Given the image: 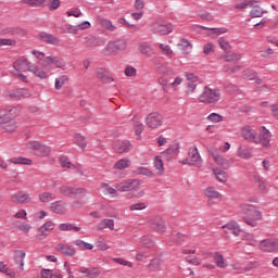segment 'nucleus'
I'll list each match as a JSON object with an SVG mask.
<instances>
[{
	"label": "nucleus",
	"instance_id": "obj_63",
	"mask_svg": "<svg viewBox=\"0 0 278 278\" xmlns=\"http://www.w3.org/2000/svg\"><path fill=\"white\" fill-rule=\"evenodd\" d=\"M245 242L248 247H257L260 245V242L257 241V238L253 235L245 236Z\"/></svg>",
	"mask_w": 278,
	"mask_h": 278
},
{
	"label": "nucleus",
	"instance_id": "obj_3",
	"mask_svg": "<svg viewBox=\"0 0 278 278\" xmlns=\"http://www.w3.org/2000/svg\"><path fill=\"white\" fill-rule=\"evenodd\" d=\"M240 213L242 214V220L249 227H257L260 222L264 219V214L257 205L243 203L240 205Z\"/></svg>",
	"mask_w": 278,
	"mask_h": 278
},
{
	"label": "nucleus",
	"instance_id": "obj_41",
	"mask_svg": "<svg viewBox=\"0 0 278 278\" xmlns=\"http://www.w3.org/2000/svg\"><path fill=\"white\" fill-rule=\"evenodd\" d=\"M202 29H207L206 36H210V38H218V36L223 34H227V28H207L204 26H200Z\"/></svg>",
	"mask_w": 278,
	"mask_h": 278
},
{
	"label": "nucleus",
	"instance_id": "obj_64",
	"mask_svg": "<svg viewBox=\"0 0 278 278\" xmlns=\"http://www.w3.org/2000/svg\"><path fill=\"white\" fill-rule=\"evenodd\" d=\"M96 247L99 251H110V245L101 238L96 241Z\"/></svg>",
	"mask_w": 278,
	"mask_h": 278
},
{
	"label": "nucleus",
	"instance_id": "obj_38",
	"mask_svg": "<svg viewBox=\"0 0 278 278\" xmlns=\"http://www.w3.org/2000/svg\"><path fill=\"white\" fill-rule=\"evenodd\" d=\"M213 174L215 175V179H217V181L220 184H227V180L229 179V174H227V172L215 167L213 168Z\"/></svg>",
	"mask_w": 278,
	"mask_h": 278
},
{
	"label": "nucleus",
	"instance_id": "obj_44",
	"mask_svg": "<svg viewBox=\"0 0 278 278\" xmlns=\"http://www.w3.org/2000/svg\"><path fill=\"white\" fill-rule=\"evenodd\" d=\"M0 273L9 278H16V271L10 268L5 262L0 261Z\"/></svg>",
	"mask_w": 278,
	"mask_h": 278
},
{
	"label": "nucleus",
	"instance_id": "obj_13",
	"mask_svg": "<svg viewBox=\"0 0 278 278\" xmlns=\"http://www.w3.org/2000/svg\"><path fill=\"white\" fill-rule=\"evenodd\" d=\"M55 66V68H60L61 71H66L67 65L64 58L60 55H49L45 58V66Z\"/></svg>",
	"mask_w": 278,
	"mask_h": 278
},
{
	"label": "nucleus",
	"instance_id": "obj_24",
	"mask_svg": "<svg viewBox=\"0 0 278 278\" xmlns=\"http://www.w3.org/2000/svg\"><path fill=\"white\" fill-rule=\"evenodd\" d=\"M167 162L179 155V143H172L166 150L161 152Z\"/></svg>",
	"mask_w": 278,
	"mask_h": 278
},
{
	"label": "nucleus",
	"instance_id": "obj_35",
	"mask_svg": "<svg viewBox=\"0 0 278 278\" xmlns=\"http://www.w3.org/2000/svg\"><path fill=\"white\" fill-rule=\"evenodd\" d=\"M2 129L8 134H14L18 129V124L14 121V117H9V121L2 124Z\"/></svg>",
	"mask_w": 278,
	"mask_h": 278
},
{
	"label": "nucleus",
	"instance_id": "obj_45",
	"mask_svg": "<svg viewBox=\"0 0 278 278\" xmlns=\"http://www.w3.org/2000/svg\"><path fill=\"white\" fill-rule=\"evenodd\" d=\"M247 8H257V1L244 0L235 4V10H247Z\"/></svg>",
	"mask_w": 278,
	"mask_h": 278
},
{
	"label": "nucleus",
	"instance_id": "obj_46",
	"mask_svg": "<svg viewBox=\"0 0 278 278\" xmlns=\"http://www.w3.org/2000/svg\"><path fill=\"white\" fill-rule=\"evenodd\" d=\"M98 23L103 27V29H108V31H116V26L112 24V21L103 17H98Z\"/></svg>",
	"mask_w": 278,
	"mask_h": 278
},
{
	"label": "nucleus",
	"instance_id": "obj_28",
	"mask_svg": "<svg viewBox=\"0 0 278 278\" xmlns=\"http://www.w3.org/2000/svg\"><path fill=\"white\" fill-rule=\"evenodd\" d=\"M164 160H166V157L164 155H162V153H160L159 155L154 156L153 160V166L156 170V174L161 177V175H164Z\"/></svg>",
	"mask_w": 278,
	"mask_h": 278
},
{
	"label": "nucleus",
	"instance_id": "obj_59",
	"mask_svg": "<svg viewBox=\"0 0 278 278\" xmlns=\"http://www.w3.org/2000/svg\"><path fill=\"white\" fill-rule=\"evenodd\" d=\"M16 45H18L16 39L0 38V47H16Z\"/></svg>",
	"mask_w": 278,
	"mask_h": 278
},
{
	"label": "nucleus",
	"instance_id": "obj_7",
	"mask_svg": "<svg viewBox=\"0 0 278 278\" xmlns=\"http://www.w3.org/2000/svg\"><path fill=\"white\" fill-rule=\"evenodd\" d=\"M26 149L28 151H34L35 155L38 157H49V155H51V148L42 141H28L26 143Z\"/></svg>",
	"mask_w": 278,
	"mask_h": 278
},
{
	"label": "nucleus",
	"instance_id": "obj_57",
	"mask_svg": "<svg viewBox=\"0 0 278 278\" xmlns=\"http://www.w3.org/2000/svg\"><path fill=\"white\" fill-rule=\"evenodd\" d=\"M142 210H147V203L137 202L129 205L130 212H142Z\"/></svg>",
	"mask_w": 278,
	"mask_h": 278
},
{
	"label": "nucleus",
	"instance_id": "obj_2",
	"mask_svg": "<svg viewBox=\"0 0 278 278\" xmlns=\"http://www.w3.org/2000/svg\"><path fill=\"white\" fill-rule=\"evenodd\" d=\"M241 137L247 142H252L253 144H261L265 149L270 147V138L273 135L270 130L266 129V127L262 126L261 128L255 129V127L251 125H245L240 129Z\"/></svg>",
	"mask_w": 278,
	"mask_h": 278
},
{
	"label": "nucleus",
	"instance_id": "obj_16",
	"mask_svg": "<svg viewBox=\"0 0 278 278\" xmlns=\"http://www.w3.org/2000/svg\"><path fill=\"white\" fill-rule=\"evenodd\" d=\"M164 123V117L160 113H150L146 117V125L150 127V129H157V127H162Z\"/></svg>",
	"mask_w": 278,
	"mask_h": 278
},
{
	"label": "nucleus",
	"instance_id": "obj_11",
	"mask_svg": "<svg viewBox=\"0 0 278 278\" xmlns=\"http://www.w3.org/2000/svg\"><path fill=\"white\" fill-rule=\"evenodd\" d=\"M8 164H21L22 166H31V164H34V161L31 159L23 156L12 157L9 161L0 157V168H2V170H8Z\"/></svg>",
	"mask_w": 278,
	"mask_h": 278
},
{
	"label": "nucleus",
	"instance_id": "obj_29",
	"mask_svg": "<svg viewBox=\"0 0 278 278\" xmlns=\"http://www.w3.org/2000/svg\"><path fill=\"white\" fill-rule=\"evenodd\" d=\"M59 161L62 168H70V170H79V168H81V165L71 163V159H68L66 155H61Z\"/></svg>",
	"mask_w": 278,
	"mask_h": 278
},
{
	"label": "nucleus",
	"instance_id": "obj_21",
	"mask_svg": "<svg viewBox=\"0 0 278 278\" xmlns=\"http://www.w3.org/2000/svg\"><path fill=\"white\" fill-rule=\"evenodd\" d=\"M55 251L61 253V255H65V257H75V255H77V249L66 243H58L55 245Z\"/></svg>",
	"mask_w": 278,
	"mask_h": 278
},
{
	"label": "nucleus",
	"instance_id": "obj_19",
	"mask_svg": "<svg viewBox=\"0 0 278 278\" xmlns=\"http://www.w3.org/2000/svg\"><path fill=\"white\" fill-rule=\"evenodd\" d=\"M49 207L50 212H53V214H58L59 216L68 214V205L62 200L52 202Z\"/></svg>",
	"mask_w": 278,
	"mask_h": 278
},
{
	"label": "nucleus",
	"instance_id": "obj_32",
	"mask_svg": "<svg viewBox=\"0 0 278 278\" xmlns=\"http://www.w3.org/2000/svg\"><path fill=\"white\" fill-rule=\"evenodd\" d=\"M204 195L208 201H212L214 199L220 200L223 199V194L216 190L215 187H207L204 189Z\"/></svg>",
	"mask_w": 278,
	"mask_h": 278
},
{
	"label": "nucleus",
	"instance_id": "obj_36",
	"mask_svg": "<svg viewBox=\"0 0 278 278\" xmlns=\"http://www.w3.org/2000/svg\"><path fill=\"white\" fill-rule=\"evenodd\" d=\"M25 251L23 250H16L14 252V261L15 264H20V270H25Z\"/></svg>",
	"mask_w": 278,
	"mask_h": 278
},
{
	"label": "nucleus",
	"instance_id": "obj_42",
	"mask_svg": "<svg viewBox=\"0 0 278 278\" xmlns=\"http://www.w3.org/2000/svg\"><path fill=\"white\" fill-rule=\"evenodd\" d=\"M21 4L28 8H45L47 0H21Z\"/></svg>",
	"mask_w": 278,
	"mask_h": 278
},
{
	"label": "nucleus",
	"instance_id": "obj_61",
	"mask_svg": "<svg viewBox=\"0 0 278 278\" xmlns=\"http://www.w3.org/2000/svg\"><path fill=\"white\" fill-rule=\"evenodd\" d=\"M206 118L211 123H223L225 121V117L218 113H211Z\"/></svg>",
	"mask_w": 278,
	"mask_h": 278
},
{
	"label": "nucleus",
	"instance_id": "obj_55",
	"mask_svg": "<svg viewBox=\"0 0 278 278\" xmlns=\"http://www.w3.org/2000/svg\"><path fill=\"white\" fill-rule=\"evenodd\" d=\"M159 49L162 51L163 55H166L167 58H173V55H175V52L173 51L170 46L166 43H161L159 46Z\"/></svg>",
	"mask_w": 278,
	"mask_h": 278
},
{
	"label": "nucleus",
	"instance_id": "obj_62",
	"mask_svg": "<svg viewBox=\"0 0 278 278\" xmlns=\"http://www.w3.org/2000/svg\"><path fill=\"white\" fill-rule=\"evenodd\" d=\"M62 5V1L60 0H48L47 7L50 12H55Z\"/></svg>",
	"mask_w": 278,
	"mask_h": 278
},
{
	"label": "nucleus",
	"instance_id": "obj_50",
	"mask_svg": "<svg viewBox=\"0 0 278 278\" xmlns=\"http://www.w3.org/2000/svg\"><path fill=\"white\" fill-rule=\"evenodd\" d=\"M38 200L40 203H51V201H55V194L46 191L38 195Z\"/></svg>",
	"mask_w": 278,
	"mask_h": 278
},
{
	"label": "nucleus",
	"instance_id": "obj_14",
	"mask_svg": "<svg viewBox=\"0 0 278 278\" xmlns=\"http://www.w3.org/2000/svg\"><path fill=\"white\" fill-rule=\"evenodd\" d=\"M258 251H262L263 253H277L278 241L275 239H264L258 242Z\"/></svg>",
	"mask_w": 278,
	"mask_h": 278
},
{
	"label": "nucleus",
	"instance_id": "obj_48",
	"mask_svg": "<svg viewBox=\"0 0 278 278\" xmlns=\"http://www.w3.org/2000/svg\"><path fill=\"white\" fill-rule=\"evenodd\" d=\"M68 79V75L66 74L56 77L54 80L55 90H62V87H64L67 84Z\"/></svg>",
	"mask_w": 278,
	"mask_h": 278
},
{
	"label": "nucleus",
	"instance_id": "obj_47",
	"mask_svg": "<svg viewBox=\"0 0 278 278\" xmlns=\"http://www.w3.org/2000/svg\"><path fill=\"white\" fill-rule=\"evenodd\" d=\"M178 47L185 55H188L192 52V43L188 41V39H181L178 43Z\"/></svg>",
	"mask_w": 278,
	"mask_h": 278
},
{
	"label": "nucleus",
	"instance_id": "obj_4",
	"mask_svg": "<svg viewBox=\"0 0 278 278\" xmlns=\"http://www.w3.org/2000/svg\"><path fill=\"white\" fill-rule=\"evenodd\" d=\"M220 90L206 87L204 91L199 96L200 103H206L207 105H216L220 101Z\"/></svg>",
	"mask_w": 278,
	"mask_h": 278
},
{
	"label": "nucleus",
	"instance_id": "obj_51",
	"mask_svg": "<svg viewBox=\"0 0 278 278\" xmlns=\"http://www.w3.org/2000/svg\"><path fill=\"white\" fill-rule=\"evenodd\" d=\"M58 229L59 231H81V227L68 223L59 224Z\"/></svg>",
	"mask_w": 278,
	"mask_h": 278
},
{
	"label": "nucleus",
	"instance_id": "obj_18",
	"mask_svg": "<svg viewBox=\"0 0 278 278\" xmlns=\"http://www.w3.org/2000/svg\"><path fill=\"white\" fill-rule=\"evenodd\" d=\"M185 77L187 78V90H186V94L188 97L194 94V92H197V84L199 81V77L195 76L192 73H186Z\"/></svg>",
	"mask_w": 278,
	"mask_h": 278
},
{
	"label": "nucleus",
	"instance_id": "obj_53",
	"mask_svg": "<svg viewBox=\"0 0 278 278\" xmlns=\"http://www.w3.org/2000/svg\"><path fill=\"white\" fill-rule=\"evenodd\" d=\"M224 60L226 62H239V60H242V54L237 53V52H226L224 55Z\"/></svg>",
	"mask_w": 278,
	"mask_h": 278
},
{
	"label": "nucleus",
	"instance_id": "obj_49",
	"mask_svg": "<svg viewBox=\"0 0 278 278\" xmlns=\"http://www.w3.org/2000/svg\"><path fill=\"white\" fill-rule=\"evenodd\" d=\"M250 15L252 18H262L264 16V10L260 7V2L256 1V7H250Z\"/></svg>",
	"mask_w": 278,
	"mask_h": 278
},
{
	"label": "nucleus",
	"instance_id": "obj_6",
	"mask_svg": "<svg viewBox=\"0 0 278 278\" xmlns=\"http://www.w3.org/2000/svg\"><path fill=\"white\" fill-rule=\"evenodd\" d=\"M180 164H189V166L201 168V166H203V159L199 153V148H197V146H191L188 150L187 159L180 161Z\"/></svg>",
	"mask_w": 278,
	"mask_h": 278
},
{
	"label": "nucleus",
	"instance_id": "obj_9",
	"mask_svg": "<svg viewBox=\"0 0 278 278\" xmlns=\"http://www.w3.org/2000/svg\"><path fill=\"white\" fill-rule=\"evenodd\" d=\"M141 184L142 181H140V179L130 178L117 184L115 188L118 192H131L136 190V188H140Z\"/></svg>",
	"mask_w": 278,
	"mask_h": 278
},
{
	"label": "nucleus",
	"instance_id": "obj_20",
	"mask_svg": "<svg viewBox=\"0 0 278 278\" xmlns=\"http://www.w3.org/2000/svg\"><path fill=\"white\" fill-rule=\"evenodd\" d=\"M53 229H55V224L51 220L47 222L37 230L36 238L39 241H42L47 238V236H49V233L53 231Z\"/></svg>",
	"mask_w": 278,
	"mask_h": 278
},
{
	"label": "nucleus",
	"instance_id": "obj_15",
	"mask_svg": "<svg viewBox=\"0 0 278 278\" xmlns=\"http://www.w3.org/2000/svg\"><path fill=\"white\" fill-rule=\"evenodd\" d=\"M148 225L150 229H153V231H157L159 233H166V223L160 216L148 218Z\"/></svg>",
	"mask_w": 278,
	"mask_h": 278
},
{
	"label": "nucleus",
	"instance_id": "obj_34",
	"mask_svg": "<svg viewBox=\"0 0 278 278\" xmlns=\"http://www.w3.org/2000/svg\"><path fill=\"white\" fill-rule=\"evenodd\" d=\"M96 77H98V79H101L103 84H112V81H114V78H112V76H109L108 71H105V68L103 67H99L96 71Z\"/></svg>",
	"mask_w": 278,
	"mask_h": 278
},
{
	"label": "nucleus",
	"instance_id": "obj_37",
	"mask_svg": "<svg viewBox=\"0 0 278 278\" xmlns=\"http://www.w3.org/2000/svg\"><path fill=\"white\" fill-rule=\"evenodd\" d=\"M134 174L142 175L143 177H148V179H153V177H155V173H153L151 168L144 167V166L136 167V169L134 170Z\"/></svg>",
	"mask_w": 278,
	"mask_h": 278
},
{
	"label": "nucleus",
	"instance_id": "obj_58",
	"mask_svg": "<svg viewBox=\"0 0 278 278\" xmlns=\"http://www.w3.org/2000/svg\"><path fill=\"white\" fill-rule=\"evenodd\" d=\"M85 46L88 48L99 47V39L94 36H88L85 38Z\"/></svg>",
	"mask_w": 278,
	"mask_h": 278
},
{
	"label": "nucleus",
	"instance_id": "obj_1",
	"mask_svg": "<svg viewBox=\"0 0 278 278\" xmlns=\"http://www.w3.org/2000/svg\"><path fill=\"white\" fill-rule=\"evenodd\" d=\"M31 73L38 79H49V73L45 72L42 67L31 63L29 59L22 56L16 59L12 64L11 75L18 81H23V84H28L29 78L23 73Z\"/></svg>",
	"mask_w": 278,
	"mask_h": 278
},
{
	"label": "nucleus",
	"instance_id": "obj_39",
	"mask_svg": "<svg viewBox=\"0 0 278 278\" xmlns=\"http://www.w3.org/2000/svg\"><path fill=\"white\" fill-rule=\"evenodd\" d=\"M129 166H131V160L123 157L115 162L113 165V170H125V168H129Z\"/></svg>",
	"mask_w": 278,
	"mask_h": 278
},
{
	"label": "nucleus",
	"instance_id": "obj_23",
	"mask_svg": "<svg viewBox=\"0 0 278 278\" xmlns=\"http://www.w3.org/2000/svg\"><path fill=\"white\" fill-rule=\"evenodd\" d=\"M113 149L116 153H129L131 151V142L129 140H116L113 142Z\"/></svg>",
	"mask_w": 278,
	"mask_h": 278
},
{
	"label": "nucleus",
	"instance_id": "obj_54",
	"mask_svg": "<svg viewBox=\"0 0 278 278\" xmlns=\"http://www.w3.org/2000/svg\"><path fill=\"white\" fill-rule=\"evenodd\" d=\"M214 262L218 268H227V262L223 257V254L218 252L214 254Z\"/></svg>",
	"mask_w": 278,
	"mask_h": 278
},
{
	"label": "nucleus",
	"instance_id": "obj_56",
	"mask_svg": "<svg viewBox=\"0 0 278 278\" xmlns=\"http://www.w3.org/2000/svg\"><path fill=\"white\" fill-rule=\"evenodd\" d=\"M217 42L225 53H229L231 51V45H229V41L225 37L219 38Z\"/></svg>",
	"mask_w": 278,
	"mask_h": 278
},
{
	"label": "nucleus",
	"instance_id": "obj_12",
	"mask_svg": "<svg viewBox=\"0 0 278 278\" xmlns=\"http://www.w3.org/2000/svg\"><path fill=\"white\" fill-rule=\"evenodd\" d=\"M59 192L62 197H86L87 194L84 188H75L66 185L61 186Z\"/></svg>",
	"mask_w": 278,
	"mask_h": 278
},
{
	"label": "nucleus",
	"instance_id": "obj_5",
	"mask_svg": "<svg viewBox=\"0 0 278 278\" xmlns=\"http://www.w3.org/2000/svg\"><path fill=\"white\" fill-rule=\"evenodd\" d=\"M127 49V40L117 39L113 41H109L106 46L103 48L102 53L110 58L112 55H117L118 51H125Z\"/></svg>",
	"mask_w": 278,
	"mask_h": 278
},
{
	"label": "nucleus",
	"instance_id": "obj_31",
	"mask_svg": "<svg viewBox=\"0 0 278 278\" xmlns=\"http://www.w3.org/2000/svg\"><path fill=\"white\" fill-rule=\"evenodd\" d=\"M9 96L13 97V99H29V97H31V92L29 89L20 88L9 91Z\"/></svg>",
	"mask_w": 278,
	"mask_h": 278
},
{
	"label": "nucleus",
	"instance_id": "obj_33",
	"mask_svg": "<svg viewBox=\"0 0 278 278\" xmlns=\"http://www.w3.org/2000/svg\"><path fill=\"white\" fill-rule=\"evenodd\" d=\"M73 142L76 147L80 148L81 151H86V147H88V140L81 134H74Z\"/></svg>",
	"mask_w": 278,
	"mask_h": 278
},
{
	"label": "nucleus",
	"instance_id": "obj_43",
	"mask_svg": "<svg viewBox=\"0 0 278 278\" xmlns=\"http://www.w3.org/2000/svg\"><path fill=\"white\" fill-rule=\"evenodd\" d=\"M237 156L241 160H251V157H253V152H251V149L241 146L237 150Z\"/></svg>",
	"mask_w": 278,
	"mask_h": 278
},
{
	"label": "nucleus",
	"instance_id": "obj_30",
	"mask_svg": "<svg viewBox=\"0 0 278 278\" xmlns=\"http://www.w3.org/2000/svg\"><path fill=\"white\" fill-rule=\"evenodd\" d=\"M11 201L12 203L23 204V203H29L31 201V198L29 197V194L25 192H17L11 195Z\"/></svg>",
	"mask_w": 278,
	"mask_h": 278
},
{
	"label": "nucleus",
	"instance_id": "obj_26",
	"mask_svg": "<svg viewBox=\"0 0 278 278\" xmlns=\"http://www.w3.org/2000/svg\"><path fill=\"white\" fill-rule=\"evenodd\" d=\"M224 229L225 233H232V236H240L242 233V229L240 228V225L236 222H230L222 227Z\"/></svg>",
	"mask_w": 278,
	"mask_h": 278
},
{
	"label": "nucleus",
	"instance_id": "obj_10",
	"mask_svg": "<svg viewBox=\"0 0 278 278\" xmlns=\"http://www.w3.org/2000/svg\"><path fill=\"white\" fill-rule=\"evenodd\" d=\"M18 114H21L20 106L0 108V125L8 123L11 117L18 116Z\"/></svg>",
	"mask_w": 278,
	"mask_h": 278
},
{
	"label": "nucleus",
	"instance_id": "obj_27",
	"mask_svg": "<svg viewBox=\"0 0 278 278\" xmlns=\"http://www.w3.org/2000/svg\"><path fill=\"white\" fill-rule=\"evenodd\" d=\"M101 191L105 197H110V199H116L118 197V189L110 186L108 182H102L100 185Z\"/></svg>",
	"mask_w": 278,
	"mask_h": 278
},
{
	"label": "nucleus",
	"instance_id": "obj_8",
	"mask_svg": "<svg viewBox=\"0 0 278 278\" xmlns=\"http://www.w3.org/2000/svg\"><path fill=\"white\" fill-rule=\"evenodd\" d=\"M151 29L154 34H159V36H168V34H173L175 26L172 23L164 22H153L151 24Z\"/></svg>",
	"mask_w": 278,
	"mask_h": 278
},
{
	"label": "nucleus",
	"instance_id": "obj_25",
	"mask_svg": "<svg viewBox=\"0 0 278 278\" xmlns=\"http://www.w3.org/2000/svg\"><path fill=\"white\" fill-rule=\"evenodd\" d=\"M37 38L41 42H47L48 45H53L54 47H59V45H60V38L51 35L49 33H39Z\"/></svg>",
	"mask_w": 278,
	"mask_h": 278
},
{
	"label": "nucleus",
	"instance_id": "obj_60",
	"mask_svg": "<svg viewBox=\"0 0 278 278\" xmlns=\"http://www.w3.org/2000/svg\"><path fill=\"white\" fill-rule=\"evenodd\" d=\"M243 79H248L249 81H253V79H256L257 73L253 70H245L242 73Z\"/></svg>",
	"mask_w": 278,
	"mask_h": 278
},
{
	"label": "nucleus",
	"instance_id": "obj_17",
	"mask_svg": "<svg viewBox=\"0 0 278 278\" xmlns=\"http://www.w3.org/2000/svg\"><path fill=\"white\" fill-rule=\"evenodd\" d=\"M212 157L217 166L219 168H223L224 170H229L231 168V164H233V159H227L223 154L213 153Z\"/></svg>",
	"mask_w": 278,
	"mask_h": 278
},
{
	"label": "nucleus",
	"instance_id": "obj_22",
	"mask_svg": "<svg viewBox=\"0 0 278 278\" xmlns=\"http://www.w3.org/2000/svg\"><path fill=\"white\" fill-rule=\"evenodd\" d=\"M137 51L144 55V58H153L155 55V49L147 41H141L137 45Z\"/></svg>",
	"mask_w": 278,
	"mask_h": 278
},
{
	"label": "nucleus",
	"instance_id": "obj_52",
	"mask_svg": "<svg viewBox=\"0 0 278 278\" xmlns=\"http://www.w3.org/2000/svg\"><path fill=\"white\" fill-rule=\"evenodd\" d=\"M74 244L75 247L81 249V251H92V249H94V245L92 243H88L81 239L75 240Z\"/></svg>",
	"mask_w": 278,
	"mask_h": 278
},
{
	"label": "nucleus",
	"instance_id": "obj_40",
	"mask_svg": "<svg viewBox=\"0 0 278 278\" xmlns=\"http://www.w3.org/2000/svg\"><path fill=\"white\" fill-rule=\"evenodd\" d=\"M103 229H110V231H114V219H102L97 225L98 231H103Z\"/></svg>",
	"mask_w": 278,
	"mask_h": 278
}]
</instances>
